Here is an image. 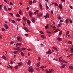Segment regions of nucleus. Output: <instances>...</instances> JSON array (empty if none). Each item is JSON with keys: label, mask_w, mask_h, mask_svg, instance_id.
Wrapping results in <instances>:
<instances>
[{"label": "nucleus", "mask_w": 73, "mask_h": 73, "mask_svg": "<svg viewBox=\"0 0 73 73\" xmlns=\"http://www.w3.org/2000/svg\"><path fill=\"white\" fill-rule=\"evenodd\" d=\"M62 7V4H59V6H58V7Z\"/></svg>", "instance_id": "nucleus-52"}, {"label": "nucleus", "mask_w": 73, "mask_h": 73, "mask_svg": "<svg viewBox=\"0 0 73 73\" xmlns=\"http://www.w3.org/2000/svg\"><path fill=\"white\" fill-rule=\"evenodd\" d=\"M16 16L17 17H20V15H19V14H17V15H16Z\"/></svg>", "instance_id": "nucleus-43"}, {"label": "nucleus", "mask_w": 73, "mask_h": 73, "mask_svg": "<svg viewBox=\"0 0 73 73\" xmlns=\"http://www.w3.org/2000/svg\"><path fill=\"white\" fill-rule=\"evenodd\" d=\"M11 21L13 24H15V23H16V22L14 20H12Z\"/></svg>", "instance_id": "nucleus-35"}, {"label": "nucleus", "mask_w": 73, "mask_h": 73, "mask_svg": "<svg viewBox=\"0 0 73 73\" xmlns=\"http://www.w3.org/2000/svg\"><path fill=\"white\" fill-rule=\"evenodd\" d=\"M21 45H22V43H19V46H21Z\"/></svg>", "instance_id": "nucleus-63"}, {"label": "nucleus", "mask_w": 73, "mask_h": 73, "mask_svg": "<svg viewBox=\"0 0 73 73\" xmlns=\"http://www.w3.org/2000/svg\"><path fill=\"white\" fill-rule=\"evenodd\" d=\"M31 21L33 23H34L36 21L35 20V19L33 18L32 19Z\"/></svg>", "instance_id": "nucleus-9"}, {"label": "nucleus", "mask_w": 73, "mask_h": 73, "mask_svg": "<svg viewBox=\"0 0 73 73\" xmlns=\"http://www.w3.org/2000/svg\"><path fill=\"white\" fill-rule=\"evenodd\" d=\"M21 54L22 56H24V53H23V52H21Z\"/></svg>", "instance_id": "nucleus-32"}, {"label": "nucleus", "mask_w": 73, "mask_h": 73, "mask_svg": "<svg viewBox=\"0 0 73 73\" xmlns=\"http://www.w3.org/2000/svg\"><path fill=\"white\" fill-rule=\"evenodd\" d=\"M53 60H55V61H58V60L54 58L53 59Z\"/></svg>", "instance_id": "nucleus-50"}, {"label": "nucleus", "mask_w": 73, "mask_h": 73, "mask_svg": "<svg viewBox=\"0 0 73 73\" xmlns=\"http://www.w3.org/2000/svg\"><path fill=\"white\" fill-rule=\"evenodd\" d=\"M52 48L53 49L55 50L56 51H58V50L57 49V48L56 47H52Z\"/></svg>", "instance_id": "nucleus-15"}, {"label": "nucleus", "mask_w": 73, "mask_h": 73, "mask_svg": "<svg viewBox=\"0 0 73 73\" xmlns=\"http://www.w3.org/2000/svg\"><path fill=\"white\" fill-rule=\"evenodd\" d=\"M32 3H33L32 1H29V4L30 5H31L32 4Z\"/></svg>", "instance_id": "nucleus-30"}, {"label": "nucleus", "mask_w": 73, "mask_h": 73, "mask_svg": "<svg viewBox=\"0 0 73 73\" xmlns=\"http://www.w3.org/2000/svg\"><path fill=\"white\" fill-rule=\"evenodd\" d=\"M41 37L42 38H43V39H46V37L44 35H42L41 36Z\"/></svg>", "instance_id": "nucleus-12"}, {"label": "nucleus", "mask_w": 73, "mask_h": 73, "mask_svg": "<svg viewBox=\"0 0 73 73\" xmlns=\"http://www.w3.org/2000/svg\"><path fill=\"white\" fill-rule=\"evenodd\" d=\"M18 51H19V52H22V49L21 48H19L18 50Z\"/></svg>", "instance_id": "nucleus-22"}, {"label": "nucleus", "mask_w": 73, "mask_h": 73, "mask_svg": "<svg viewBox=\"0 0 73 73\" xmlns=\"http://www.w3.org/2000/svg\"><path fill=\"white\" fill-rule=\"evenodd\" d=\"M4 9L5 11H7V8L6 6H5L4 7Z\"/></svg>", "instance_id": "nucleus-24"}, {"label": "nucleus", "mask_w": 73, "mask_h": 73, "mask_svg": "<svg viewBox=\"0 0 73 73\" xmlns=\"http://www.w3.org/2000/svg\"><path fill=\"white\" fill-rule=\"evenodd\" d=\"M4 27H5L6 29H8V28H9V27L8 26V25L6 24H5L3 25Z\"/></svg>", "instance_id": "nucleus-4"}, {"label": "nucleus", "mask_w": 73, "mask_h": 73, "mask_svg": "<svg viewBox=\"0 0 73 73\" xmlns=\"http://www.w3.org/2000/svg\"><path fill=\"white\" fill-rule=\"evenodd\" d=\"M62 25V24H61V23H60V24H59L58 25V28H60V27H61Z\"/></svg>", "instance_id": "nucleus-18"}, {"label": "nucleus", "mask_w": 73, "mask_h": 73, "mask_svg": "<svg viewBox=\"0 0 73 73\" xmlns=\"http://www.w3.org/2000/svg\"><path fill=\"white\" fill-rule=\"evenodd\" d=\"M40 7L41 9H42V6L41 4L40 5Z\"/></svg>", "instance_id": "nucleus-33"}, {"label": "nucleus", "mask_w": 73, "mask_h": 73, "mask_svg": "<svg viewBox=\"0 0 73 73\" xmlns=\"http://www.w3.org/2000/svg\"><path fill=\"white\" fill-rule=\"evenodd\" d=\"M42 15H43L42 13H40L38 14L37 16L38 17H42Z\"/></svg>", "instance_id": "nucleus-5"}, {"label": "nucleus", "mask_w": 73, "mask_h": 73, "mask_svg": "<svg viewBox=\"0 0 73 73\" xmlns=\"http://www.w3.org/2000/svg\"><path fill=\"white\" fill-rule=\"evenodd\" d=\"M71 52L72 53H73V48H71Z\"/></svg>", "instance_id": "nucleus-31"}, {"label": "nucleus", "mask_w": 73, "mask_h": 73, "mask_svg": "<svg viewBox=\"0 0 73 73\" xmlns=\"http://www.w3.org/2000/svg\"><path fill=\"white\" fill-rule=\"evenodd\" d=\"M68 43L70 44H72V42L71 41H68Z\"/></svg>", "instance_id": "nucleus-46"}, {"label": "nucleus", "mask_w": 73, "mask_h": 73, "mask_svg": "<svg viewBox=\"0 0 73 73\" xmlns=\"http://www.w3.org/2000/svg\"><path fill=\"white\" fill-rule=\"evenodd\" d=\"M19 48H20V47L14 48V50H18V49H19Z\"/></svg>", "instance_id": "nucleus-11"}, {"label": "nucleus", "mask_w": 73, "mask_h": 73, "mask_svg": "<svg viewBox=\"0 0 73 73\" xmlns=\"http://www.w3.org/2000/svg\"><path fill=\"white\" fill-rule=\"evenodd\" d=\"M70 23H71V24H72V20H70Z\"/></svg>", "instance_id": "nucleus-53"}, {"label": "nucleus", "mask_w": 73, "mask_h": 73, "mask_svg": "<svg viewBox=\"0 0 73 73\" xmlns=\"http://www.w3.org/2000/svg\"><path fill=\"white\" fill-rule=\"evenodd\" d=\"M17 40L18 41H22V38H21V37L20 36H17Z\"/></svg>", "instance_id": "nucleus-2"}, {"label": "nucleus", "mask_w": 73, "mask_h": 73, "mask_svg": "<svg viewBox=\"0 0 73 73\" xmlns=\"http://www.w3.org/2000/svg\"><path fill=\"white\" fill-rule=\"evenodd\" d=\"M2 58L3 59H4V60H6V58L5 57V56L4 55H3L2 56Z\"/></svg>", "instance_id": "nucleus-26"}, {"label": "nucleus", "mask_w": 73, "mask_h": 73, "mask_svg": "<svg viewBox=\"0 0 73 73\" xmlns=\"http://www.w3.org/2000/svg\"><path fill=\"white\" fill-rule=\"evenodd\" d=\"M31 23V21H29V20L27 21V23L29 25H30Z\"/></svg>", "instance_id": "nucleus-17"}, {"label": "nucleus", "mask_w": 73, "mask_h": 73, "mask_svg": "<svg viewBox=\"0 0 73 73\" xmlns=\"http://www.w3.org/2000/svg\"><path fill=\"white\" fill-rule=\"evenodd\" d=\"M31 60H29L28 62H27V65H29L31 64Z\"/></svg>", "instance_id": "nucleus-19"}, {"label": "nucleus", "mask_w": 73, "mask_h": 73, "mask_svg": "<svg viewBox=\"0 0 73 73\" xmlns=\"http://www.w3.org/2000/svg\"><path fill=\"white\" fill-rule=\"evenodd\" d=\"M44 18H49V14H47L46 15L44 16Z\"/></svg>", "instance_id": "nucleus-7"}, {"label": "nucleus", "mask_w": 73, "mask_h": 73, "mask_svg": "<svg viewBox=\"0 0 73 73\" xmlns=\"http://www.w3.org/2000/svg\"><path fill=\"white\" fill-rule=\"evenodd\" d=\"M24 29H25V30H26L27 32H29V30H28V29L27 28L25 27H24Z\"/></svg>", "instance_id": "nucleus-10"}, {"label": "nucleus", "mask_w": 73, "mask_h": 73, "mask_svg": "<svg viewBox=\"0 0 73 73\" xmlns=\"http://www.w3.org/2000/svg\"><path fill=\"white\" fill-rule=\"evenodd\" d=\"M69 67L70 69L71 70L72 69V70L73 71V66H70Z\"/></svg>", "instance_id": "nucleus-25"}, {"label": "nucleus", "mask_w": 73, "mask_h": 73, "mask_svg": "<svg viewBox=\"0 0 73 73\" xmlns=\"http://www.w3.org/2000/svg\"><path fill=\"white\" fill-rule=\"evenodd\" d=\"M1 30L2 31H5V29H4V28H2L1 29Z\"/></svg>", "instance_id": "nucleus-39"}, {"label": "nucleus", "mask_w": 73, "mask_h": 73, "mask_svg": "<svg viewBox=\"0 0 73 73\" xmlns=\"http://www.w3.org/2000/svg\"><path fill=\"white\" fill-rule=\"evenodd\" d=\"M2 37H3V36H2V35H0V39H1V38H2Z\"/></svg>", "instance_id": "nucleus-55"}, {"label": "nucleus", "mask_w": 73, "mask_h": 73, "mask_svg": "<svg viewBox=\"0 0 73 73\" xmlns=\"http://www.w3.org/2000/svg\"><path fill=\"white\" fill-rule=\"evenodd\" d=\"M18 65H17L16 66H15V69H17L18 68Z\"/></svg>", "instance_id": "nucleus-29"}, {"label": "nucleus", "mask_w": 73, "mask_h": 73, "mask_svg": "<svg viewBox=\"0 0 73 73\" xmlns=\"http://www.w3.org/2000/svg\"><path fill=\"white\" fill-rule=\"evenodd\" d=\"M28 71L30 73H33V69L31 67H30L28 68Z\"/></svg>", "instance_id": "nucleus-1"}, {"label": "nucleus", "mask_w": 73, "mask_h": 73, "mask_svg": "<svg viewBox=\"0 0 73 73\" xmlns=\"http://www.w3.org/2000/svg\"><path fill=\"white\" fill-rule=\"evenodd\" d=\"M18 45H19V43H18L17 44H16V47H17Z\"/></svg>", "instance_id": "nucleus-47"}, {"label": "nucleus", "mask_w": 73, "mask_h": 73, "mask_svg": "<svg viewBox=\"0 0 73 73\" xmlns=\"http://www.w3.org/2000/svg\"><path fill=\"white\" fill-rule=\"evenodd\" d=\"M57 39L59 41H62V38H58Z\"/></svg>", "instance_id": "nucleus-16"}, {"label": "nucleus", "mask_w": 73, "mask_h": 73, "mask_svg": "<svg viewBox=\"0 0 73 73\" xmlns=\"http://www.w3.org/2000/svg\"><path fill=\"white\" fill-rule=\"evenodd\" d=\"M40 33L41 34V35H44V33L42 31H40Z\"/></svg>", "instance_id": "nucleus-48"}, {"label": "nucleus", "mask_w": 73, "mask_h": 73, "mask_svg": "<svg viewBox=\"0 0 73 73\" xmlns=\"http://www.w3.org/2000/svg\"><path fill=\"white\" fill-rule=\"evenodd\" d=\"M48 26H49V24H47L45 27V28L46 29H48Z\"/></svg>", "instance_id": "nucleus-28"}, {"label": "nucleus", "mask_w": 73, "mask_h": 73, "mask_svg": "<svg viewBox=\"0 0 73 73\" xmlns=\"http://www.w3.org/2000/svg\"><path fill=\"white\" fill-rule=\"evenodd\" d=\"M55 5L56 6H58V5L57 4V3H55Z\"/></svg>", "instance_id": "nucleus-51"}, {"label": "nucleus", "mask_w": 73, "mask_h": 73, "mask_svg": "<svg viewBox=\"0 0 73 73\" xmlns=\"http://www.w3.org/2000/svg\"><path fill=\"white\" fill-rule=\"evenodd\" d=\"M46 8H47V9H49V7H48V5L47 4V3H46Z\"/></svg>", "instance_id": "nucleus-34"}, {"label": "nucleus", "mask_w": 73, "mask_h": 73, "mask_svg": "<svg viewBox=\"0 0 73 73\" xmlns=\"http://www.w3.org/2000/svg\"><path fill=\"white\" fill-rule=\"evenodd\" d=\"M58 30H58V29H57L56 31H54V32H57L58 31Z\"/></svg>", "instance_id": "nucleus-42"}, {"label": "nucleus", "mask_w": 73, "mask_h": 73, "mask_svg": "<svg viewBox=\"0 0 73 73\" xmlns=\"http://www.w3.org/2000/svg\"><path fill=\"white\" fill-rule=\"evenodd\" d=\"M8 67L9 68H10L11 69H12V67L10 65L8 66Z\"/></svg>", "instance_id": "nucleus-44"}, {"label": "nucleus", "mask_w": 73, "mask_h": 73, "mask_svg": "<svg viewBox=\"0 0 73 73\" xmlns=\"http://www.w3.org/2000/svg\"><path fill=\"white\" fill-rule=\"evenodd\" d=\"M18 53V51L17 50H15L13 51V53L14 54H17Z\"/></svg>", "instance_id": "nucleus-23"}, {"label": "nucleus", "mask_w": 73, "mask_h": 73, "mask_svg": "<svg viewBox=\"0 0 73 73\" xmlns=\"http://www.w3.org/2000/svg\"><path fill=\"white\" fill-rule=\"evenodd\" d=\"M61 62H63V63H64L66 64H67V62L65 61L64 59H62L61 60Z\"/></svg>", "instance_id": "nucleus-8"}, {"label": "nucleus", "mask_w": 73, "mask_h": 73, "mask_svg": "<svg viewBox=\"0 0 73 73\" xmlns=\"http://www.w3.org/2000/svg\"><path fill=\"white\" fill-rule=\"evenodd\" d=\"M19 15H21V11L20 10L19 12Z\"/></svg>", "instance_id": "nucleus-54"}, {"label": "nucleus", "mask_w": 73, "mask_h": 73, "mask_svg": "<svg viewBox=\"0 0 73 73\" xmlns=\"http://www.w3.org/2000/svg\"><path fill=\"white\" fill-rule=\"evenodd\" d=\"M69 7L70 8H71L72 9H73V8L72 7V6L71 5H70Z\"/></svg>", "instance_id": "nucleus-57"}, {"label": "nucleus", "mask_w": 73, "mask_h": 73, "mask_svg": "<svg viewBox=\"0 0 73 73\" xmlns=\"http://www.w3.org/2000/svg\"><path fill=\"white\" fill-rule=\"evenodd\" d=\"M21 49L22 50H25L26 49V48H22Z\"/></svg>", "instance_id": "nucleus-38"}, {"label": "nucleus", "mask_w": 73, "mask_h": 73, "mask_svg": "<svg viewBox=\"0 0 73 73\" xmlns=\"http://www.w3.org/2000/svg\"><path fill=\"white\" fill-rule=\"evenodd\" d=\"M54 71V70L52 69H49L48 71V72L50 73H51Z\"/></svg>", "instance_id": "nucleus-6"}, {"label": "nucleus", "mask_w": 73, "mask_h": 73, "mask_svg": "<svg viewBox=\"0 0 73 73\" xmlns=\"http://www.w3.org/2000/svg\"><path fill=\"white\" fill-rule=\"evenodd\" d=\"M58 7L60 8V10L61 9H62V6H60V7Z\"/></svg>", "instance_id": "nucleus-49"}, {"label": "nucleus", "mask_w": 73, "mask_h": 73, "mask_svg": "<svg viewBox=\"0 0 73 73\" xmlns=\"http://www.w3.org/2000/svg\"><path fill=\"white\" fill-rule=\"evenodd\" d=\"M10 44H14V42H11L10 43Z\"/></svg>", "instance_id": "nucleus-56"}, {"label": "nucleus", "mask_w": 73, "mask_h": 73, "mask_svg": "<svg viewBox=\"0 0 73 73\" xmlns=\"http://www.w3.org/2000/svg\"><path fill=\"white\" fill-rule=\"evenodd\" d=\"M52 28H53V29L54 30H55V29H56V27H52Z\"/></svg>", "instance_id": "nucleus-59"}, {"label": "nucleus", "mask_w": 73, "mask_h": 73, "mask_svg": "<svg viewBox=\"0 0 73 73\" xmlns=\"http://www.w3.org/2000/svg\"><path fill=\"white\" fill-rule=\"evenodd\" d=\"M63 66L64 67H64H65V66H66V65L65 64H64L63 65Z\"/></svg>", "instance_id": "nucleus-62"}, {"label": "nucleus", "mask_w": 73, "mask_h": 73, "mask_svg": "<svg viewBox=\"0 0 73 73\" xmlns=\"http://www.w3.org/2000/svg\"><path fill=\"white\" fill-rule=\"evenodd\" d=\"M69 33V31H67V32L66 33V34H67V35H68Z\"/></svg>", "instance_id": "nucleus-61"}, {"label": "nucleus", "mask_w": 73, "mask_h": 73, "mask_svg": "<svg viewBox=\"0 0 73 73\" xmlns=\"http://www.w3.org/2000/svg\"><path fill=\"white\" fill-rule=\"evenodd\" d=\"M51 14H53V11H51Z\"/></svg>", "instance_id": "nucleus-64"}, {"label": "nucleus", "mask_w": 73, "mask_h": 73, "mask_svg": "<svg viewBox=\"0 0 73 73\" xmlns=\"http://www.w3.org/2000/svg\"><path fill=\"white\" fill-rule=\"evenodd\" d=\"M29 15H30V17H31V16H32V12H31V11H29Z\"/></svg>", "instance_id": "nucleus-27"}, {"label": "nucleus", "mask_w": 73, "mask_h": 73, "mask_svg": "<svg viewBox=\"0 0 73 73\" xmlns=\"http://www.w3.org/2000/svg\"><path fill=\"white\" fill-rule=\"evenodd\" d=\"M62 34V31H60L59 32V35L60 36H61Z\"/></svg>", "instance_id": "nucleus-36"}, {"label": "nucleus", "mask_w": 73, "mask_h": 73, "mask_svg": "<svg viewBox=\"0 0 73 73\" xmlns=\"http://www.w3.org/2000/svg\"><path fill=\"white\" fill-rule=\"evenodd\" d=\"M58 19L59 20H61V17H58Z\"/></svg>", "instance_id": "nucleus-45"}, {"label": "nucleus", "mask_w": 73, "mask_h": 73, "mask_svg": "<svg viewBox=\"0 0 73 73\" xmlns=\"http://www.w3.org/2000/svg\"><path fill=\"white\" fill-rule=\"evenodd\" d=\"M23 19L24 21H26V20H27V18H26V17H23Z\"/></svg>", "instance_id": "nucleus-21"}, {"label": "nucleus", "mask_w": 73, "mask_h": 73, "mask_svg": "<svg viewBox=\"0 0 73 73\" xmlns=\"http://www.w3.org/2000/svg\"><path fill=\"white\" fill-rule=\"evenodd\" d=\"M66 24L69 23V19H66Z\"/></svg>", "instance_id": "nucleus-14"}, {"label": "nucleus", "mask_w": 73, "mask_h": 73, "mask_svg": "<svg viewBox=\"0 0 73 73\" xmlns=\"http://www.w3.org/2000/svg\"><path fill=\"white\" fill-rule=\"evenodd\" d=\"M9 15H11V16H12V17H13V14H12V13H9Z\"/></svg>", "instance_id": "nucleus-37"}, {"label": "nucleus", "mask_w": 73, "mask_h": 73, "mask_svg": "<svg viewBox=\"0 0 73 73\" xmlns=\"http://www.w3.org/2000/svg\"><path fill=\"white\" fill-rule=\"evenodd\" d=\"M36 2V1L35 0L33 1V3L35 4Z\"/></svg>", "instance_id": "nucleus-58"}, {"label": "nucleus", "mask_w": 73, "mask_h": 73, "mask_svg": "<svg viewBox=\"0 0 73 73\" xmlns=\"http://www.w3.org/2000/svg\"><path fill=\"white\" fill-rule=\"evenodd\" d=\"M10 4L11 5H13V3L11 2H10Z\"/></svg>", "instance_id": "nucleus-60"}, {"label": "nucleus", "mask_w": 73, "mask_h": 73, "mask_svg": "<svg viewBox=\"0 0 73 73\" xmlns=\"http://www.w3.org/2000/svg\"><path fill=\"white\" fill-rule=\"evenodd\" d=\"M44 68H45V66H42L40 68H41V69H44Z\"/></svg>", "instance_id": "nucleus-41"}, {"label": "nucleus", "mask_w": 73, "mask_h": 73, "mask_svg": "<svg viewBox=\"0 0 73 73\" xmlns=\"http://www.w3.org/2000/svg\"><path fill=\"white\" fill-rule=\"evenodd\" d=\"M39 66H40V62L38 63L37 64V67H39Z\"/></svg>", "instance_id": "nucleus-20"}, {"label": "nucleus", "mask_w": 73, "mask_h": 73, "mask_svg": "<svg viewBox=\"0 0 73 73\" xmlns=\"http://www.w3.org/2000/svg\"><path fill=\"white\" fill-rule=\"evenodd\" d=\"M17 21H21V19H17Z\"/></svg>", "instance_id": "nucleus-40"}, {"label": "nucleus", "mask_w": 73, "mask_h": 73, "mask_svg": "<svg viewBox=\"0 0 73 73\" xmlns=\"http://www.w3.org/2000/svg\"><path fill=\"white\" fill-rule=\"evenodd\" d=\"M18 65V66H21L22 65H23V63L21 62L19 63Z\"/></svg>", "instance_id": "nucleus-13"}, {"label": "nucleus", "mask_w": 73, "mask_h": 73, "mask_svg": "<svg viewBox=\"0 0 73 73\" xmlns=\"http://www.w3.org/2000/svg\"><path fill=\"white\" fill-rule=\"evenodd\" d=\"M52 53V52L51 51V50H50V49H48V52H46V54H51Z\"/></svg>", "instance_id": "nucleus-3"}]
</instances>
